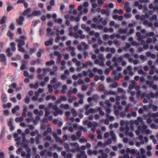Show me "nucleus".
Here are the masks:
<instances>
[{
  "label": "nucleus",
  "instance_id": "1",
  "mask_svg": "<svg viewBox=\"0 0 158 158\" xmlns=\"http://www.w3.org/2000/svg\"><path fill=\"white\" fill-rule=\"evenodd\" d=\"M27 39V38L26 36H21L20 37L19 40H17V41L19 42L18 47L19 51L21 52L24 51V49L22 47V46L24 45L25 41Z\"/></svg>",
  "mask_w": 158,
  "mask_h": 158
},
{
  "label": "nucleus",
  "instance_id": "2",
  "mask_svg": "<svg viewBox=\"0 0 158 158\" xmlns=\"http://www.w3.org/2000/svg\"><path fill=\"white\" fill-rule=\"evenodd\" d=\"M52 108L54 110H56L57 109V105H53L51 103H49L48 106L45 109V115L46 116H47L49 115Z\"/></svg>",
  "mask_w": 158,
  "mask_h": 158
},
{
  "label": "nucleus",
  "instance_id": "3",
  "mask_svg": "<svg viewBox=\"0 0 158 158\" xmlns=\"http://www.w3.org/2000/svg\"><path fill=\"white\" fill-rule=\"evenodd\" d=\"M98 60H96L94 61L95 64H99L100 66H103L104 65V61L105 58L104 57L102 54H100L98 56Z\"/></svg>",
  "mask_w": 158,
  "mask_h": 158
},
{
  "label": "nucleus",
  "instance_id": "4",
  "mask_svg": "<svg viewBox=\"0 0 158 158\" xmlns=\"http://www.w3.org/2000/svg\"><path fill=\"white\" fill-rule=\"evenodd\" d=\"M71 148L70 151L72 152H75L79 150V144L77 142H71L70 143Z\"/></svg>",
  "mask_w": 158,
  "mask_h": 158
},
{
  "label": "nucleus",
  "instance_id": "5",
  "mask_svg": "<svg viewBox=\"0 0 158 158\" xmlns=\"http://www.w3.org/2000/svg\"><path fill=\"white\" fill-rule=\"evenodd\" d=\"M110 135L114 142H116L117 141L116 136L113 131H110V134L108 132H105L104 134V137L107 138Z\"/></svg>",
  "mask_w": 158,
  "mask_h": 158
},
{
  "label": "nucleus",
  "instance_id": "6",
  "mask_svg": "<svg viewBox=\"0 0 158 158\" xmlns=\"http://www.w3.org/2000/svg\"><path fill=\"white\" fill-rule=\"evenodd\" d=\"M123 73L125 75H128L131 76H132L134 74L132 71V68L131 66H128L126 69L124 70Z\"/></svg>",
  "mask_w": 158,
  "mask_h": 158
},
{
  "label": "nucleus",
  "instance_id": "7",
  "mask_svg": "<svg viewBox=\"0 0 158 158\" xmlns=\"http://www.w3.org/2000/svg\"><path fill=\"white\" fill-rule=\"evenodd\" d=\"M123 59V57L122 56L118 57L117 58L116 57H114L112 59V61L114 63V66L115 67L118 66V63H121Z\"/></svg>",
  "mask_w": 158,
  "mask_h": 158
},
{
  "label": "nucleus",
  "instance_id": "8",
  "mask_svg": "<svg viewBox=\"0 0 158 158\" xmlns=\"http://www.w3.org/2000/svg\"><path fill=\"white\" fill-rule=\"evenodd\" d=\"M129 122L128 121H125L124 120H121L120 122V125L121 127L120 128V131L122 132L124 131V129L123 127H122L123 126L125 125H126V127H128L127 126L129 125Z\"/></svg>",
  "mask_w": 158,
  "mask_h": 158
},
{
  "label": "nucleus",
  "instance_id": "9",
  "mask_svg": "<svg viewBox=\"0 0 158 158\" xmlns=\"http://www.w3.org/2000/svg\"><path fill=\"white\" fill-rule=\"evenodd\" d=\"M42 14L41 11L37 10H34L33 11L31 14L28 15V18H31L33 16H37L40 15Z\"/></svg>",
  "mask_w": 158,
  "mask_h": 158
},
{
  "label": "nucleus",
  "instance_id": "10",
  "mask_svg": "<svg viewBox=\"0 0 158 158\" xmlns=\"http://www.w3.org/2000/svg\"><path fill=\"white\" fill-rule=\"evenodd\" d=\"M82 33V31L80 30L78 31V33H76L74 34L73 36L75 38H77L79 37L81 39H84L85 36V35L83 34Z\"/></svg>",
  "mask_w": 158,
  "mask_h": 158
},
{
  "label": "nucleus",
  "instance_id": "11",
  "mask_svg": "<svg viewBox=\"0 0 158 158\" xmlns=\"http://www.w3.org/2000/svg\"><path fill=\"white\" fill-rule=\"evenodd\" d=\"M126 152L127 153L130 154H136V155H138L139 154V152L137 149H131L129 148H127L126 149Z\"/></svg>",
  "mask_w": 158,
  "mask_h": 158
},
{
  "label": "nucleus",
  "instance_id": "12",
  "mask_svg": "<svg viewBox=\"0 0 158 158\" xmlns=\"http://www.w3.org/2000/svg\"><path fill=\"white\" fill-rule=\"evenodd\" d=\"M78 49L80 50H82L83 49L85 50L88 49L89 46L88 45L86 44L84 42H82L81 45H78L77 46Z\"/></svg>",
  "mask_w": 158,
  "mask_h": 158
},
{
  "label": "nucleus",
  "instance_id": "13",
  "mask_svg": "<svg viewBox=\"0 0 158 158\" xmlns=\"http://www.w3.org/2000/svg\"><path fill=\"white\" fill-rule=\"evenodd\" d=\"M142 132H144L147 135H151L152 133V131L148 129H147V126L146 125H144L142 127Z\"/></svg>",
  "mask_w": 158,
  "mask_h": 158
},
{
  "label": "nucleus",
  "instance_id": "14",
  "mask_svg": "<svg viewBox=\"0 0 158 158\" xmlns=\"http://www.w3.org/2000/svg\"><path fill=\"white\" fill-rule=\"evenodd\" d=\"M0 61L2 62L3 65H6V56L3 53L0 54Z\"/></svg>",
  "mask_w": 158,
  "mask_h": 158
},
{
  "label": "nucleus",
  "instance_id": "15",
  "mask_svg": "<svg viewBox=\"0 0 158 158\" xmlns=\"http://www.w3.org/2000/svg\"><path fill=\"white\" fill-rule=\"evenodd\" d=\"M142 128L140 126H139L138 128V130L135 131V133L136 135H139V139H143V136L142 135H139L141 132H142Z\"/></svg>",
  "mask_w": 158,
  "mask_h": 158
},
{
  "label": "nucleus",
  "instance_id": "16",
  "mask_svg": "<svg viewBox=\"0 0 158 158\" xmlns=\"http://www.w3.org/2000/svg\"><path fill=\"white\" fill-rule=\"evenodd\" d=\"M17 85L15 83H12L11 85H10V89L8 90V92L11 94L14 91V89L16 87Z\"/></svg>",
  "mask_w": 158,
  "mask_h": 158
},
{
  "label": "nucleus",
  "instance_id": "17",
  "mask_svg": "<svg viewBox=\"0 0 158 158\" xmlns=\"http://www.w3.org/2000/svg\"><path fill=\"white\" fill-rule=\"evenodd\" d=\"M32 113L30 112H29L27 113L28 118L26 119V121L28 123L31 122L33 119L32 117Z\"/></svg>",
  "mask_w": 158,
  "mask_h": 158
},
{
  "label": "nucleus",
  "instance_id": "18",
  "mask_svg": "<svg viewBox=\"0 0 158 158\" xmlns=\"http://www.w3.org/2000/svg\"><path fill=\"white\" fill-rule=\"evenodd\" d=\"M53 135L54 138L55 139L56 141V142H59L61 143H63V141L60 139V137H58L56 133H53Z\"/></svg>",
  "mask_w": 158,
  "mask_h": 158
},
{
  "label": "nucleus",
  "instance_id": "19",
  "mask_svg": "<svg viewBox=\"0 0 158 158\" xmlns=\"http://www.w3.org/2000/svg\"><path fill=\"white\" fill-rule=\"evenodd\" d=\"M43 75H42L40 74H39L38 75V78L40 79H42L43 78V77L45 76L46 75V72H48L50 71V70H49L48 69H43Z\"/></svg>",
  "mask_w": 158,
  "mask_h": 158
},
{
  "label": "nucleus",
  "instance_id": "20",
  "mask_svg": "<svg viewBox=\"0 0 158 158\" xmlns=\"http://www.w3.org/2000/svg\"><path fill=\"white\" fill-rule=\"evenodd\" d=\"M24 20V18L23 16H21L17 19L16 22L19 25H22L23 23Z\"/></svg>",
  "mask_w": 158,
  "mask_h": 158
},
{
  "label": "nucleus",
  "instance_id": "21",
  "mask_svg": "<svg viewBox=\"0 0 158 158\" xmlns=\"http://www.w3.org/2000/svg\"><path fill=\"white\" fill-rule=\"evenodd\" d=\"M97 110L96 109L90 108L88 111L85 112V114L86 115H88L90 114H94Z\"/></svg>",
  "mask_w": 158,
  "mask_h": 158
},
{
  "label": "nucleus",
  "instance_id": "22",
  "mask_svg": "<svg viewBox=\"0 0 158 158\" xmlns=\"http://www.w3.org/2000/svg\"><path fill=\"white\" fill-rule=\"evenodd\" d=\"M67 49L71 51V55L74 56L75 55V53L74 52L75 48L74 47L69 46L67 48Z\"/></svg>",
  "mask_w": 158,
  "mask_h": 158
},
{
  "label": "nucleus",
  "instance_id": "23",
  "mask_svg": "<svg viewBox=\"0 0 158 158\" xmlns=\"http://www.w3.org/2000/svg\"><path fill=\"white\" fill-rule=\"evenodd\" d=\"M20 107L18 105H17L12 110V112L13 114H16L19 115V114L17 113V112L19 110Z\"/></svg>",
  "mask_w": 158,
  "mask_h": 158
},
{
  "label": "nucleus",
  "instance_id": "24",
  "mask_svg": "<svg viewBox=\"0 0 158 158\" xmlns=\"http://www.w3.org/2000/svg\"><path fill=\"white\" fill-rule=\"evenodd\" d=\"M63 114V111L62 110L60 109H58L54 112V115L55 116H57L59 115H62Z\"/></svg>",
  "mask_w": 158,
  "mask_h": 158
},
{
  "label": "nucleus",
  "instance_id": "25",
  "mask_svg": "<svg viewBox=\"0 0 158 158\" xmlns=\"http://www.w3.org/2000/svg\"><path fill=\"white\" fill-rule=\"evenodd\" d=\"M98 125V123L96 122H94L92 123V126L91 130L92 131L94 132L96 129V127Z\"/></svg>",
  "mask_w": 158,
  "mask_h": 158
},
{
  "label": "nucleus",
  "instance_id": "26",
  "mask_svg": "<svg viewBox=\"0 0 158 158\" xmlns=\"http://www.w3.org/2000/svg\"><path fill=\"white\" fill-rule=\"evenodd\" d=\"M81 28L87 31H90V28L89 27L86 26L85 24H82L81 25Z\"/></svg>",
  "mask_w": 158,
  "mask_h": 158
},
{
  "label": "nucleus",
  "instance_id": "27",
  "mask_svg": "<svg viewBox=\"0 0 158 158\" xmlns=\"http://www.w3.org/2000/svg\"><path fill=\"white\" fill-rule=\"evenodd\" d=\"M124 9L127 13L130 12L131 10V9L129 7V4L128 3L125 4Z\"/></svg>",
  "mask_w": 158,
  "mask_h": 158
},
{
  "label": "nucleus",
  "instance_id": "28",
  "mask_svg": "<svg viewBox=\"0 0 158 158\" xmlns=\"http://www.w3.org/2000/svg\"><path fill=\"white\" fill-rule=\"evenodd\" d=\"M93 71L94 73L97 72L99 74L102 75L103 73V71L100 69H98L96 68H94L93 69Z\"/></svg>",
  "mask_w": 158,
  "mask_h": 158
},
{
  "label": "nucleus",
  "instance_id": "29",
  "mask_svg": "<svg viewBox=\"0 0 158 158\" xmlns=\"http://www.w3.org/2000/svg\"><path fill=\"white\" fill-rule=\"evenodd\" d=\"M53 39H51L48 41H47L45 42V44L46 46H50L52 45L53 43Z\"/></svg>",
  "mask_w": 158,
  "mask_h": 158
},
{
  "label": "nucleus",
  "instance_id": "30",
  "mask_svg": "<svg viewBox=\"0 0 158 158\" xmlns=\"http://www.w3.org/2000/svg\"><path fill=\"white\" fill-rule=\"evenodd\" d=\"M118 31V32L120 34H126L127 32V29H123L121 28H120L119 29Z\"/></svg>",
  "mask_w": 158,
  "mask_h": 158
},
{
  "label": "nucleus",
  "instance_id": "31",
  "mask_svg": "<svg viewBox=\"0 0 158 158\" xmlns=\"http://www.w3.org/2000/svg\"><path fill=\"white\" fill-rule=\"evenodd\" d=\"M136 36L138 37V39L139 41H140L141 40L144 38H146V36H143L141 35V34L139 32H137L136 33Z\"/></svg>",
  "mask_w": 158,
  "mask_h": 158
},
{
  "label": "nucleus",
  "instance_id": "32",
  "mask_svg": "<svg viewBox=\"0 0 158 158\" xmlns=\"http://www.w3.org/2000/svg\"><path fill=\"white\" fill-rule=\"evenodd\" d=\"M140 140V143L141 144H143L145 143V142L146 143H148V138L147 137H144L143 138V139H142Z\"/></svg>",
  "mask_w": 158,
  "mask_h": 158
},
{
  "label": "nucleus",
  "instance_id": "33",
  "mask_svg": "<svg viewBox=\"0 0 158 158\" xmlns=\"http://www.w3.org/2000/svg\"><path fill=\"white\" fill-rule=\"evenodd\" d=\"M83 124L84 125H87L89 128L92 127V123L90 122H89L87 120H85L83 122Z\"/></svg>",
  "mask_w": 158,
  "mask_h": 158
},
{
  "label": "nucleus",
  "instance_id": "34",
  "mask_svg": "<svg viewBox=\"0 0 158 158\" xmlns=\"http://www.w3.org/2000/svg\"><path fill=\"white\" fill-rule=\"evenodd\" d=\"M143 24L144 25H147L149 27H152L153 24L151 22H149L147 20L144 21L143 23Z\"/></svg>",
  "mask_w": 158,
  "mask_h": 158
},
{
  "label": "nucleus",
  "instance_id": "35",
  "mask_svg": "<svg viewBox=\"0 0 158 158\" xmlns=\"http://www.w3.org/2000/svg\"><path fill=\"white\" fill-rule=\"evenodd\" d=\"M129 128L128 127H126V134L127 135H128L130 137H133L134 136V134L132 132H128L129 131Z\"/></svg>",
  "mask_w": 158,
  "mask_h": 158
},
{
  "label": "nucleus",
  "instance_id": "36",
  "mask_svg": "<svg viewBox=\"0 0 158 158\" xmlns=\"http://www.w3.org/2000/svg\"><path fill=\"white\" fill-rule=\"evenodd\" d=\"M31 12V9L30 8L24 11L23 12V15H27L28 16V15L31 14H30Z\"/></svg>",
  "mask_w": 158,
  "mask_h": 158
},
{
  "label": "nucleus",
  "instance_id": "37",
  "mask_svg": "<svg viewBox=\"0 0 158 158\" xmlns=\"http://www.w3.org/2000/svg\"><path fill=\"white\" fill-rule=\"evenodd\" d=\"M39 96V94L37 92L35 93V95L32 98V100L34 101H36L38 100V98Z\"/></svg>",
  "mask_w": 158,
  "mask_h": 158
},
{
  "label": "nucleus",
  "instance_id": "38",
  "mask_svg": "<svg viewBox=\"0 0 158 158\" xmlns=\"http://www.w3.org/2000/svg\"><path fill=\"white\" fill-rule=\"evenodd\" d=\"M155 95L153 93H151L150 94H147L145 97L148 99H150V98H154L155 97Z\"/></svg>",
  "mask_w": 158,
  "mask_h": 158
},
{
  "label": "nucleus",
  "instance_id": "39",
  "mask_svg": "<svg viewBox=\"0 0 158 158\" xmlns=\"http://www.w3.org/2000/svg\"><path fill=\"white\" fill-rule=\"evenodd\" d=\"M29 86L31 88H35V89H36L38 87V82H36L34 84H30L29 85Z\"/></svg>",
  "mask_w": 158,
  "mask_h": 158
},
{
  "label": "nucleus",
  "instance_id": "40",
  "mask_svg": "<svg viewBox=\"0 0 158 158\" xmlns=\"http://www.w3.org/2000/svg\"><path fill=\"white\" fill-rule=\"evenodd\" d=\"M48 133L46 131H45L44 134V136H46V139L48 140H50L51 139V137L50 136L48 135Z\"/></svg>",
  "mask_w": 158,
  "mask_h": 158
},
{
  "label": "nucleus",
  "instance_id": "41",
  "mask_svg": "<svg viewBox=\"0 0 158 158\" xmlns=\"http://www.w3.org/2000/svg\"><path fill=\"white\" fill-rule=\"evenodd\" d=\"M112 142L111 140L110 139L108 138L105 141L104 145L105 146L108 145L109 144L111 143Z\"/></svg>",
  "mask_w": 158,
  "mask_h": 158
},
{
  "label": "nucleus",
  "instance_id": "42",
  "mask_svg": "<svg viewBox=\"0 0 158 158\" xmlns=\"http://www.w3.org/2000/svg\"><path fill=\"white\" fill-rule=\"evenodd\" d=\"M60 108H64L66 110H68L69 108V106L68 104H62L60 105Z\"/></svg>",
  "mask_w": 158,
  "mask_h": 158
},
{
  "label": "nucleus",
  "instance_id": "43",
  "mask_svg": "<svg viewBox=\"0 0 158 158\" xmlns=\"http://www.w3.org/2000/svg\"><path fill=\"white\" fill-rule=\"evenodd\" d=\"M113 13L114 14L118 13L119 14H122L123 13V11L122 9L118 10L115 9L114 10Z\"/></svg>",
  "mask_w": 158,
  "mask_h": 158
},
{
  "label": "nucleus",
  "instance_id": "44",
  "mask_svg": "<svg viewBox=\"0 0 158 158\" xmlns=\"http://www.w3.org/2000/svg\"><path fill=\"white\" fill-rule=\"evenodd\" d=\"M99 152L102 153V157L103 158H107V155L106 153L104 152V151L102 150H100L99 151Z\"/></svg>",
  "mask_w": 158,
  "mask_h": 158
},
{
  "label": "nucleus",
  "instance_id": "45",
  "mask_svg": "<svg viewBox=\"0 0 158 158\" xmlns=\"http://www.w3.org/2000/svg\"><path fill=\"white\" fill-rule=\"evenodd\" d=\"M14 136L15 138V140L17 142H19V141L21 139V137H18V134L17 133H15L14 135Z\"/></svg>",
  "mask_w": 158,
  "mask_h": 158
},
{
  "label": "nucleus",
  "instance_id": "46",
  "mask_svg": "<svg viewBox=\"0 0 158 158\" xmlns=\"http://www.w3.org/2000/svg\"><path fill=\"white\" fill-rule=\"evenodd\" d=\"M77 99V98L75 97H70L69 98L68 101L69 102L72 103L73 102L74 100H75Z\"/></svg>",
  "mask_w": 158,
  "mask_h": 158
},
{
  "label": "nucleus",
  "instance_id": "47",
  "mask_svg": "<svg viewBox=\"0 0 158 158\" xmlns=\"http://www.w3.org/2000/svg\"><path fill=\"white\" fill-rule=\"evenodd\" d=\"M53 147L54 148L56 149L58 151H61L63 149V148L62 147H59L56 144H54L53 145Z\"/></svg>",
  "mask_w": 158,
  "mask_h": 158
},
{
  "label": "nucleus",
  "instance_id": "48",
  "mask_svg": "<svg viewBox=\"0 0 158 158\" xmlns=\"http://www.w3.org/2000/svg\"><path fill=\"white\" fill-rule=\"evenodd\" d=\"M10 45L11 47L12 51H15L16 50L15 44L14 42H12L11 43Z\"/></svg>",
  "mask_w": 158,
  "mask_h": 158
},
{
  "label": "nucleus",
  "instance_id": "49",
  "mask_svg": "<svg viewBox=\"0 0 158 158\" xmlns=\"http://www.w3.org/2000/svg\"><path fill=\"white\" fill-rule=\"evenodd\" d=\"M6 52L7 53V56L9 57H10L12 55V53L10 52V48H8L6 49Z\"/></svg>",
  "mask_w": 158,
  "mask_h": 158
},
{
  "label": "nucleus",
  "instance_id": "50",
  "mask_svg": "<svg viewBox=\"0 0 158 158\" xmlns=\"http://www.w3.org/2000/svg\"><path fill=\"white\" fill-rule=\"evenodd\" d=\"M154 4L155 5L153 8L154 10L158 9V0H155L154 1Z\"/></svg>",
  "mask_w": 158,
  "mask_h": 158
},
{
  "label": "nucleus",
  "instance_id": "51",
  "mask_svg": "<svg viewBox=\"0 0 158 158\" xmlns=\"http://www.w3.org/2000/svg\"><path fill=\"white\" fill-rule=\"evenodd\" d=\"M2 100L4 102H6L7 101V97L6 95L3 94H2Z\"/></svg>",
  "mask_w": 158,
  "mask_h": 158
},
{
  "label": "nucleus",
  "instance_id": "52",
  "mask_svg": "<svg viewBox=\"0 0 158 158\" xmlns=\"http://www.w3.org/2000/svg\"><path fill=\"white\" fill-rule=\"evenodd\" d=\"M151 105L152 104H150L149 106L144 105L143 107V110H148L149 109L151 108Z\"/></svg>",
  "mask_w": 158,
  "mask_h": 158
},
{
  "label": "nucleus",
  "instance_id": "53",
  "mask_svg": "<svg viewBox=\"0 0 158 158\" xmlns=\"http://www.w3.org/2000/svg\"><path fill=\"white\" fill-rule=\"evenodd\" d=\"M71 20H75L76 21L78 22L80 21V18L79 17H77L75 18L73 16H71L70 18Z\"/></svg>",
  "mask_w": 158,
  "mask_h": 158
},
{
  "label": "nucleus",
  "instance_id": "54",
  "mask_svg": "<svg viewBox=\"0 0 158 158\" xmlns=\"http://www.w3.org/2000/svg\"><path fill=\"white\" fill-rule=\"evenodd\" d=\"M98 146H97L96 147H95L96 148H97L98 147H104L105 146V145H104V143H102V142L101 141H99L98 143Z\"/></svg>",
  "mask_w": 158,
  "mask_h": 158
},
{
  "label": "nucleus",
  "instance_id": "55",
  "mask_svg": "<svg viewBox=\"0 0 158 158\" xmlns=\"http://www.w3.org/2000/svg\"><path fill=\"white\" fill-rule=\"evenodd\" d=\"M55 64V62L53 60H51L50 61L47 62L46 63L47 66H49L52 65H53Z\"/></svg>",
  "mask_w": 158,
  "mask_h": 158
},
{
  "label": "nucleus",
  "instance_id": "56",
  "mask_svg": "<svg viewBox=\"0 0 158 158\" xmlns=\"http://www.w3.org/2000/svg\"><path fill=\"white\" fill-rule=\"evenodd\" d=\"M58 120H54L53 121V123H57V124L58 127H61L63 125V123L62 122L59 121L57 122Z\"/></svg>",
  "mask_w": 158,
  "mask_h": 158
},
{
  "label": "nucleus",
  "instance_id": "57",
  "mask_svg": "<svg viewBox=\"0 0 158 158\" xmlns=\"http://www.w3.org/2000/svg\"><path fill=\"white\" fill-rule=\"evenodd\" d=\"M152 62L151 61H149L148 63V65L150 67V68L153 69H155V66L152 65Z\"/></svg>",
  "mask_w": 158,
  "mask_h": 158
},
{
  "label": "nucleus",
  "instance_id": "58",
  "mask_svg": "<svg viewBox=\"0 0 158 158\" xmlns=\"http://www.w3.org/2000/svg\"><path fill=\"white\" fill-rule=\"evenodd\" d=\"M109 35L107 34H104L102 37L103 39L105 41L108 40L109 39Z\"/></svg>",
  "mask_w": 158,
  "mask_h": 158
},
{
  "label": "nucleus",
  "instance_id": "59",
  "mask_svg": "<svg viewBox=\"0 0 158 158\" xmlns=\"http://www.w3.org/2000/svg\"><path fill=\"white\" fill-rule=\"evenodd\" d=\"M64 148L66 149L68 151H70V148H69V144L67 143H65L64 144Z\"/></svg>",
  "mask_w": 158,
  "mask_h": 158
},
{
  "label": "nucleus",
  "instance_id": "60",
  "mask_svg": "<svg viewBox=\"0 0 158 158\" xmlns=\"http://www.w3.org/2000/svg\"><path fill=\"white\" fill-rule=\"evenodd\" d=\"M71 112L74 117H75L77 116V113L74 109H72L71 110Z\"/></svg>",
  "mask_w": 158,
  "mask_h": 158
},
{
  "label": "nucleus",
  "instance_id": "61",
  "mask_svg": "<svg viewBox=\"0 0 158 158\" xmlns=\"http://www.w3.org/2000/svg\"><path fill=\"white\" fill-rule=\"evenodd\" d=\"M149 15H148L146 14L145 15H142L140 18V19L141 20H144L146 18H149Z\"/></svg>",
  "mask_w": 158,
  "mask_h": 158
},
{
  "label": "nucleus",
  "instance_id": "62",
  "mask_svg": "<svg viewBox=\"0 0 158 158\" xmlns=\"http://www.w3.org/2000/svg\"><path fill=\"white\" fill-rule=\"evenodd\" d=\"M23 120V117H20L16 118L15 119V121L16 122H20Z\"/></svg>",
  "mask_w": 158,
  "mask_h": 158
},
{
  "label": "nucleus",
  "instance_id": "63",
  "mask_svg": "<svg viewBox=\"0 0 158 158\" xmlns=\"http://www.w3.org/2000/svg\"><path fill=\"white\" fill-rule=\"evenodd\" d=\"M12 104L11 103H8L7 104H4L3 105V107L4 108H5L7 107L8 108H10Z\"/></svg>",
  "mask_w": 158,
  "mask_h": 158
},
{
  "label": "nucleus",
  "instance_id": "64",
  "mask_svg": "<svg viewBox=\"0 0 158 158\" xmlns=\"http://www.w3.org/2000/svg\"><path fill=\"white\" fill-rule=\"evenodd\" d=\"M54 22H56L59 24H61L62 22V20L60 18L58 19H55Z\"/></svg>",
  "mask_w": 158,
  "mask_h": 158
}]
</instances>
